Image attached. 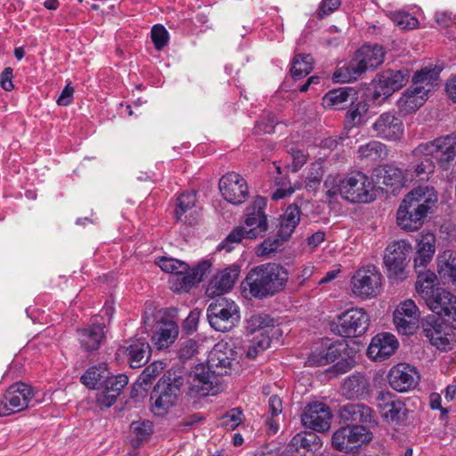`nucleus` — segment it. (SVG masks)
<instances>
[{"label": "nucleus", "instance_id": "1", "mask_svg": "<svg viewBox=\"0 0 456 456\" xmlns=\"http://www.w3.org/2000/svg\"><path fill=\"white\" fill-rule=\"evenodd\" d=\"M288 281L289 273L283 265L266 263L253 267L241 285L251 297L262 300L284 290Z\"/></svg>", "mask_w": 456, "mask_h": 456}, {"label": "nucleus", "instance_id": "2", "mask_svg": "<svg viewBox=\"0 0 456 456\" xmlns=\"http://www.w3.org/2000/svg\"><path fill=\"white\" fill-rule=\"evenodd\" d=\"M436 201L434 188L427 186L412 190L404 197L397 210L398 226L405 231L419 229Z\"/></svg>", "mask_w": 456, "mask_h": 456}, {"label": "nucleus", "instance_id": "3", "mask_svg": "<svg viewBox=\"0 0 456 456\" xmlns=\"http://www.w3.org/2000/svg\"><path fill=\"white\" fill-rule=\"evenodd\" d=\"M187 379V370L181 366L164 372L151 393V411L164 416L176 405Z\"/></svg>", "mask_w": 456, "mask_h": 456}, {"label": "nucleus", "instance_id": "4", "mask_svg": "<svg viewBox=\"0 0 456 456\" xmlns=\"http://www.w3.org/2000/svg\"><path fill=\"white\" fill-rule=\"evenodd\" d=\"M266 199L257 196L253 203L246 208L245 224L252 227L246 230L243 226L235 227L217 247L218 250L227 252L234 248V244L241 242L242 239H256L264 237L268 230L267 217L265 214Z\"/></svg>", "mask_w": 456, "mask_h": 456}, {"label": "nucleus", "instance_id": "5", "mask_svg": "<svg viewBox=\"0 0 456 456\" xmlns=\"http://www.w3.org/2000/svg\"><path fill=\"white\" fill-rule=\"evenodd\" d=\"M159 265L164 272L174 274L172 289L180 292L188 291L196 283L203 281L210 273L211 262L205 260L190 269L189 265L183 261L162 257L159 259Z\"/></svg>", "mask_w": 456, "mask_h": 456}, {"label": "nucleus", "instance_id": "6", "mask_svg": "<svg viewBox=\"0 0 456 456\" xmlns=\"http://www.w3.org/2000/svg\"><path fill=\"white\" fill-rule=\"evenodd\" d=\"M207 316L210 326L216 331L228 332L240 320L237 304L225 297H216L208 307Z\"/></svg>", "mask_w": 456, "mask_h": 456}, {"label": "nucleus", "instance_id": "7", "mask_svg": "<svg viewBox=\"0 0 456 456\" xmlns=\"http://www.w3.org/2000/svg\"><path fill=\"white\" fill-rule=\"evenodd\" d=\"M411 77V72L407 69L395 70L386 69L378 73L372 79V93L370 100L377 104L383 103L395 91L403 88Z\"/></svg>", "mask_w": 456, "mask_h": 456}, {"label": "nucleus", "instance_id": "8", "mask_svg": "<svg viewBox=\"0 0 456 456\" xmlns=\"http://www.w3.org/2000/svg\"><path fill=\"white\" fill-rule=\"evenodd\" d=\"M414 156L429 155L444 170L456 157V132L420 143L413 151Z\"/></svg>", "mask_w": 456, "mask_h": 456}, {"label": "nucleus", "instance_id": "9", "mask_svg": "<svg viewBox=\"0 0 456 456\" xmlns=\"http://www.w3.org/2000/svg\"><path fill=\"white\" fill-rule=\"evenodd\" d=\"M339 195L352 203H369L374 200L373 185L362 172H352L339 178Z\"/></svg>", "mask_w": 456, "mask_h": 456}, {"label": "nucleus", "instance_id": "10", "mask_svg": "<svg viewBox=\"0 0 456 456\" xmlns=\"http://www.w3.org/2000/svg\"><path fill=\"white\" fill-rule=\"evenodd\" d=\"M373 434L363 426H344L337 429L331 437L333 449L346 453H355L362 445L368 444Z\"/></svg>", "mask_w": 456, "mask_h": 456}, {"label": "nucleus", "instance_id": "11", "mask_svg": "<svg viewBox=\"0 0 456 456\" xmlns=\"http://www.w3.org/2000/svg\"><path fill=\"white\" fill-rule=\"evenodd\" d=\"M221 377L222 375L208 363L196 365L187 375L190 395L206 396L216 394L220 388Z\"/></svg>", "mask_w": 456, "mask_h": 456}, {"label": "nucleus", "instance_id": "12", "mask_svg": "<svg viewBox=\"0 0 456 456\" xmlns=\"http://www.w3.org/2000/svg\"><path fill=\"white\" fill-rule=\"evenodd\" d=\"M370 325V316L363 308H351L337 316L332 322L331 330L344 338L363 335Z\"/></svg>", "mask_w": 456, "mask_h": 456}, {"label": "nucleus", "instance_id": "13", "mask_svg": "<svg viewBox=\"0 0 456 456\" xmlns=\"http://www.w3.org/2000/svg\"><path fill=\"white\" fill-rule=\"evenodd\" d=\"M427 306L434 313L443 316L452 328H456V297L444 289L436 287L420 294Z\"/></svg>", "mask_w": 456, "mask_h": 456}, {"label": "nucleus", "instance_id": "14", "mask_svg": "<svg viewBox=\"0 0 456 456\" xmlns=\"http://www.w3.org/2000/svg\"><path fill=\"white\" fill-rule=\"evenodd\" d=\"M353 293L362 299L377 297L382 287V274L373 265L358 269L351 279Z\"/></svg>", "mask_w": 456, "mask_h": 456}, {"label": "nucleus", "instance_id": "15", "mask_svg": "<svg viewBox=\"0 0 456 456\" xmlns=\"http://www.w3.org/2000/svg\"><path fill=\"white\" fill-rule=\"evenodd\" d=\"M329 363L338 360L330 369L336 375H340L351 370L356 364L354 359L355 352L351 348L346 340L330 342V339H323Z\"/></svg>", "mask_w": 456, "mask_h": 456}, {"label": "nucleus", "instance_id": "16", "mask_svg": "<svg viewBox=\"0 0 456 456\" xmlns=\"http://www.w3.org/2000/svg\"><path fill=\"white\" fill-rule=\"evenodd\" d=\"M338 415L339 421L346 426H363L370 429L378 425L373 410L362 403L340 405Z\"/></svg>", "mask_w": 456, "mask_h": 456}, {"label": "nucleus", "instance_id": "17", "mask_svg": "<svg viewBox=\"0 0 456 456\" xmlns=\"http://www.w3.org/2000/svg\"><path fill=\"white\" fill-rule=\"evenodd\" d=\"M219 190L223 198L233 205H240L248 197L246 180L235 172L227 173L219 180Z\"/></svg>", "mask_w": 456, "mask_h": 456}, {"label": "nucleus", "instance_id": "18", "mask_svg": "<svg viewBox=\"0 0 456 456\" xmlns=\"http://www.w3.org/2000/svg\"><path fill=\"white\" fill-rule=\"evenodd\" d=\"M371 128L375 137L389 142L401 140L404 131L403 120L392 111L380 114Z\"/></svg>", "mask_w": 456, "mask_h": 456}, {"label": "nucleus", "instance_id": "19", "mask_svg": "<svg viewBox=\"0 0 456 456\" xmlns=\"http://www.w3.org/2000/svg\"><path fill=\"white\" fill-rule=\"evenodd\" d=\"M376 400L377 407L385 420L395 423L406 420L408 410L405 403L395 394L389 391H380Z\"/></svg>", "mask_w": 456, "mask_h": 456}, {"label": "nucleus", "instance_id": "20", "mask_svg": "<svg viewBox=\"0 0 456 456\" xmlns=\"http://www.w3.org/2000/svg\"><path fill=\"white\" fill-rule=\"evenodd\" d=\"M411 250V244L403 240L394 241L387 246L384 256V264L387 268L389 276L393 275L402 278L405 266L409 262L408 256Z\"/></svg>", "mask_w": 456, "mask_h": 456}, {"label": "nucleus", "instance_id": "21", "mask_svg": "<svg viewBox=\"0 0 456 456\" xmlns=\"http://www.w3.org/2000/svg\"><path fill=\"white\" fill-rule=\"evenodd\" d=\"M419 379V372L408 363H398L392 367L387 374L390 387L400 393L414 389Z\"/></svg>", "mask_w": 456, "mask_h": 456}, {"label": "nucleus", "instance_id": "22", "mask_svg": "<svg viewBox=\"0 0 456 456\" xmlns=\"http://www.w3.org/2000/svg\"><path fill=\"white\" fill-rule=\"evenodd\" d=\"M331 417L329 406L315 402L307 405L301 416V421L305 427L314 431L325 432L330 427Z\"/></svg>", "mask_w": 456, "mask_h": 456}, {"label": "nucleus", "instance_id": "23", "mask_svg": "<svg viewBox=\"0 0 456 456\" xmlns=\"http://www.w3.org/2000/svg\"><path fill=\"white\" fill-rule=\"evenodd\" d=\"M128 384V377L126 374L108 375L102 387V391L96 394L95 403L98 407L110 408L120 395L124 387Z\"/></svg>", "mask_w": 456, "mask_h": 456}, {"label": "nucleus", "instance_id": "24", "mask_svg": "<svg viewBox=\"0 0 456 456\" xmlns=\"http://www.w3.org/2000/svg\"><path fill=\"white\" fill-rule=\"evenodd\" d=\"M236 352L227 344H216L208 355V363L216 370L219 375H232L236 361Z\"/></svg>", "mask_w": 456, "mask_h": 456}, {"label": "nucleus", "instance_id": "25", "mask_svg": "<svg viewBox=\"0 0 456 456\" xmlns=\"http://www.w3.org/2000/svg\"><path fill=\"white\" fill-rule=\"evenodd\" d=\"M240 269L238 265H231L218 273H216L210 281L207 287L206 294L208 297H222L223 294L228 292L234 285Z\"/></svg>", "mask_w": 456, "mask_h": 456}, {"label": "nucleus", "instance_id": "26", "mask_svg": "<svg viewBox=\"0 0 456 456\" xmlns=\"http://www.w3.org/2000/svg\"><path fill=\"white\" fill-rule=\"evenodd\" d=\"M398 345L394 335L386 332L379 333L372 338L367 348V355L374 361L382 362L395 352Z\"/></svg>", "mask_w": 456, "mask_h": 456}, {"label": "nucleus", "instance_id": "27", "mask_svg": "<svg viewBox=\"0 0 456 456\" xmlns=\"http://www.w3.org/2000/svg\"><path fill=\"white\" fill-rule=\"evenodd\" d=\"M357 91L352 87H339L329 91L323 96L322 104L327 109L344 110L357 101Z\"/></svg>", "mask_w": 456, "mask_h": 456}, {"label": "nucleus", "instance_id": "28", "mask_svg": "<svg viewBox=\"0 0 456 456\" xmlns=\"http://www.w3.org/2000/svg\"><path fill=\"white\" fill-rule=\"evenodd\" d=\"M11 410L15 412L29 407V403L34 396L33 389L24 383L12 385L4 394Z\"/></svg>", "mask_w": 456, "mask_h": 456}, {"label": "nucleus", "instance_id": "29", "mask_svg": "<svg viewBox=\"0 0 456 456\" xmlns=\"http://www.w3.org/2000/svg\"><path fill=\"white\" fill-rule=\"evenodd\" d=\"M436 236L432 232L421 233L417 239L416 256L414 257V268H426L433 259L436 252Z\"/></svg>", "mask_w": 456, "mask_h": 456}, {"label": "nucleus", "instance_id": "30", "mask_svg": "<svg viewBox=\"0 0 456 456\" xmlns=\"http://www.w3.org/2000/svg\"><path fill=\"white\" fill-rule=\"evenodd\" d=\"M428 92L425 86L408 87L397 102L398 109L405 113L415 112L425 103Z\"/></svg>", "mask_w": 456, "mask_h": 456}, {"label": "nucleus", "instance_id": "31", "mask_svg": "<svg viewBox=\"0 0 456 456\" xmlns=\"http://www.w3.org/2000/svg\"><path fill=\"white\" fill-rule=\"evenodd\" d=\"M342 394L347 399H362L370 392V382L367 378L356 372L349 376L341 386Z\"/></svg>", "mask_w": 456, "mask_h": 456}, {"label": "nucleus", "instance_id": "32", "mask_svg": "<svg viewBox=\"0 0 456 456\" xmlns=\"http://www.w3.org/2000/svg\"><path fill=\"white\" fill-rule=\"evenodd\" d=\"M290 445L301 456H314L322 446L320 436L314 431L298 433L290 441Z\"/></svg>", "mask_w": 456, "mask_h": 456}, {"label": "nucleus", "instance_id": "33", "mask_svg": "<svg viewBox=\"0 0 456 456\" xmlns=\"http://www.w3.org/2000/svg\"><path fill=\"white\" fill-rule=\"evenodd\" d=\"M124 354L127 358L130 367L136 369L148 362L151 349L148 342L139 338L126 347Z\"/></svg>", "mask_w": 456, "mask_h": 456}, {"label": "nucleus", "instance_id": "34", "mask_svg": "<svg viewBox=\"0 0 456 456\" xmlns=\"http://www.w3.org/2000/svg\"><path fill=\"white\" fill-rule=\"evenodd\" d=\"M413 159L406 168V175L411 179H418L419 181H428L429 175L435 171V163L429 155L414 156L411 152Z\"/></svg>", "mask_w": 456, "mask_h": 456}, {"label": "nucleus", "instance_id": "35", "mask_svg": "<svg viewBox=\"0 0 456 456\" xmlns=\"http://www.w3.org/2000/svg\"><path fill=\"white\" fill-rule=\"evenodd\" d=\"M367 69H368L362 62V59L355 53L352 60L346 65L339 68L334 73L333 77L338 82H350L356 80Z\"/></svg>", "mask_w": 456, "mask_h": 456}, {"label": "nucleus", "instance_id": "36", "mask_svg": "<svg viewBox=\"0 0 456 456\" xmlns=\"http://www.w3.org/2000/svg\"><path fill=\"white\" fill-rule=\"evenodd\" d=\"M77 333L81 346L87 352L97 350L104 338L103 326L100 324L77 330Z\"/></svg>", "mask_w": 456, "mask_h": 456}, {"label": "nucleus", "instance_id": "37", "mask_svg": "<svg viewBox=\"0 0 456 456\" xmlns=\"http://www.w3.org/2000/svg\"><path fill=\"white\" fill-rule=\"evenodd\" d=\"M301 214V209L297 204L289 205L281 218L279 236L289 240L300 222Z\"/></svg>", "mask_w": 456, "mask_h": 456}, {"label": "nucleus", "instance_id": "38", "mask_svg": "<svg viewBox=\"0 0 456 456\" xmlns=\"http://www.w3.org/2000/svg\"><path fill=\"white\" fill-rule=\"evenodd\" d=\"M178 336V325L174 321L160 322L152 339L158 349L167 347Z\"/></svg>", "mask_w": 456, "mask_h": 456}, {"label": "nucleus", "instance_id": "39", "mask_svg": "<svg viewBox=\"0 0 456 456\" xmlns=\"http://www.w3.org/2000/svg\"><path fill=\"white\" fill-rule=\"evenodd\" d=\"M367 69H375L384 61L385 52L379 45H364L355 52Z\"/></svg>", "mask_w": 456, "mask_h": 456}, {"label": "nucleus", "instance_id": "40", "mask_svg": "<svg viewBox=\"0 0 456 456\" xmlns=\"http://www.w3.org/2000/svg\"><path fill=\"white\" fill-rule=\"evenodd\" d=\"M132 434L131 445L139 448L144 442H147L153 434V424L150 420H137L130 424Z\"/></svg>", "mask_w": 456, "mask_h": 456}, {"label": "nucleus", "instance_id": "41", "mask_svg": "<svg viewBox=\"0 0 456 456\" xmlns=\"http://www.w3.org/2000/svg\"><path fill=\"white\" fill-rule=\"evenodd\" d=\"M351 109L345 116V127H359L366 122V116L369 111V104L365 101L350 105Z\"/></svg>", "mask_w": 456, "mask_h": 456}, {"label": "nucleus", "instance_id": "42", "mask_svg": "<svg viewBox=\"0 0 456 456\" xmlns=\"http://www.w3.org/2000/svg\"><path fill=\"white\" fill-rule=\"evenodd\" d=\"M109 374L102 365L92 366L81 376L80 381L89 389H101Z\"/></svg>", "mask_w": 456, "mask_h": 456}, {"label": "nucleus", "instance_id": "43", "mask_svg": "<svg viewBox=\"0 0 456 456\" xmlns=\"http://www.w3.org/2000/svg\"><path fill=\"white\" fill-rule=\"evenodd\" d=\"M373 175L377 183L394 186L401 182L403 174L401 169L392 165H384L375 168Z\"/></svg>", "mask_w": 456, "mask_h": 456}, {"label": "nucleus", "instance_id": "44", "mask_svg": "<svg viewBox=\"0 0 456 456\" xmlns=\"http://www.w3.org/2000/svg\"><path fill=\"white\" fill-rule=\"evenodd\" d=\"M358 154L361 159L378 161L387 156V148L379 141H370L359 147Z\"/></svg>", "mask_w": 456, "mask_h": 456}, {"label": "nucleus", "instance_id": "45", "mask_svg": "<svg viewBox=\"0 0 456 456\" xmlns=\"http://www.w3.org/2000/svg\"><path fill=\"white\" fill-rule=\"evenodd\" d=\"M314 69V58L310 54L298 53L293 59L291 76L294 79H299L308 75Z\"/></svg>", "mask_w": 456, "mask_h": 456}, {"label": "nucleus", "instance_id": "46", "mask_svg": "<svg viewBox=\"0 0 456 456\" xmlns=\"http://www.w3.org/2000/svg\"><path fill=\"white\" fill-rule=\"evenodd\" d=\"M165 363L156 361L148 365L137 379V385L147 391V386L151 385L152 380L164 370Z\"/></svg>", "mask_w": 456, "mask_h": 456}, {"label": "nucleus", "instance_id": "47", "mask_svg": "<svg viewBox=\"0 0 456 456\" xmlns=\"http://www.w3.org/2000/svg\"><path fill=\"white\" fill-rule=\"evenodd\" d=\"M439 71L432 68H423L414 73L411 86H425L430 90L433 82L438 78Z\"/></svg>", "mask_w": 456, "mask_h": 456}, {"label": "nucleus", "instance_id": "48", "mask_svg": "<svg viewBox=\"0 0 456 456\" xmlns=\"http://www.w3.org/2000/svg\"><path fill=\"white\" fill-rule=\"evenodd\" d=\"M288 240L279 236V232L274 238H267L256 248V255L262 257H270L272 254L280 250L282 244Z\"/></svg>", "mask_w": 456, "mask_h": 456}, {"label": "nucleus", "instance_id": "49", "mask_svg": "<svg viewBox=\"0 0 456 456\" xmlns=\"http://www.w3.org/2000/svg\"><path fill=\"white\" fill-rule=\"evenodd\" d=\"M418 273V280L416 282V289L419 294L422 293L423 289L430 290L436 289L435 281L436 280V275L435 273L427 270L424 268L415 269Z\"/></svg>", "mask_w": 456, "mask_h": 456}, {"label": "nucleus", "instance_id": "50", "mask_svg": "<svg viewBox=\"0 0 456 456\" xmlns=\"http://www.w3.org/2000/svg\"><path fill=\"white\" fill-rule=\"evenodd\" d=\"M444 322L443 316L429 314L421 321L422 331L426 337H432L435 331L443 328Z\"/></svg>", "mask_w": 456, "mask_h": 456}, {"label": "nucleus", "instance_id": "51", "mask_svg": "<svg viewBox=\"0 0 456 456\" xmlns=\"http://www.w3.org/2000/svg\"><path fill=\"white\" fill-rule=\"evenodd\" d=\"M196 195L194 192L182 193L178 199L175 207V218L181 220L182 216L194 207Z\"/></svg>", "mask_w": 456, "mask_h": 456}, {"label": "nucleus", "instance_id": "52", "mask_svg": "<svg viewBox=\"0 0 456 456\" xmlns=\"http://www.w3.org/2000/svg\"><path fill=\"white\" fill-rule=\"evenodd\" d=\"M438 273L445 281L456 285V257H451L438 266Z\"/></svg>", "mask_w": 456, "mask_h": 456}, {"label": "nucleus", "instance_id": "53", "mask_svg": "<svg viewBox=\"0 0 456 456\" xmlns=\"http://www.w3.org/2000/svg\"><path fill=\"white\" fill-rule=\"evenodd\" d=\"M270 327H273V319L268 314H260L251 316L248 329L253 333Z\"/></svg>", "mask_w": 456, "mask_h": 456}, {"label": "nucleus", "instance_id": "54", "mask_svg": "<svg viewBox=\"0 0 456 456\" xmlns=\"http://www.w3.org/2000/svg\"><path fill=\"white\" fill-rule=\"evenodd\" d=\"M242 411L233 408L222 418L221 426L226 430H234L242 422Z\"/></svg>", "mask_w": 456, "mask_h": 456}, {"label": "nucleus", "instance_id": "55", "mask_svg": "<svg viewBox=\"0 0 456 456\" xmlns=\"http://www.w3.org/2000/svg\"><path fill=\"white\" fill-rule=\"evenodd\" d=\"M329 363V360L327 358L325 346L323 344V341H322V344L320 346L316 347L312 353L309 354L306 365L307 366H325Z\"/></svg>", "mask_w": 456, "mask_h": 456}, {"label": "nucleus", "instance_id": "56", "mask_svg": "<svg viewBox=\"0 0 456 456\" xmlns=\"http://www.w3.org/2000/svg\"><path fill=\"white\" fill-rule=\"evenodd\" d=\"M394 322L399 332L411 334L417 327L418 320L395 313Z\"/></svg>", "mask_w": 456, "mask_h": 456}, {"label": "nucleus", "instance_id": "57", "mask_svg": "<svg viewBox=\"0 0 456 456\" xmlns=\"http://www.w3.org/2000/svg\"><path fill=\"white\" fill-rule=\"evenodd\" d=\"M151 40L157 50H161L169 38L168 32L163 25H154L151 28Z\"/></svg>", "mask_w": 456, "mask_h": 456}, {"label": "nucleus", "instance_id": "58", "mask_svg": "<svg viewBox=\"0 0 456 456\" xmlns=\"http://www.w3.org/2000/svg\"><path fill=\"white\" fill-rule=\"evenodd\" d=\"M392 20L396 26L403 29H412L419 24L418 20L408 12L394 13Z\"/></svg>", "mask_w": 456, "mask_h": 456}, {"label": "nucleus", "instance_id": "59", "mask_svg": "<svg viewBox=\"0 0 456 456\" xmlns=\"http://www.w3.org/2000/svg\"><path fill=\"white\" fill-rule=\"evenodd\" d=\"M198 350V344L194 339H186L181 343L178 350V357L184 362L191 359Z\"/></svg>", "mask_w": 456, "mask_h": 456}, {"label": "nucleus", "instance_id": "60", "mask_svg": "<svg viewBox=\"0 0 456 456\" xmlns=\"http://www.w3.org/2000/svg\"><path fill=\"white\" fill-rule=\"evenodd\" d=\"M395 314L407 316V318L419 319V310L414 301L409 299L401 303L396 308Z\"/></svg>", "mask_w": 456, "mask_h": 456}, {"label": "nucleus", "instance_id": "61", "mask_svg": "<svg viewBox=\"0 0 456 456\" xmlns=\"http://www.w3.org/2000/svg\"><path fill=\"white\" fill-rule=\"evenodd\" d=\"M341 4V0H322L319 6L317 17L322 20L324 17L331 14L334 11L338 9Z\"/></svg>", "mask_w": 456, "mask_h": 456}, {"label": "nucleus", "instance_id": "62", "mask_svg": "<svg viewBox=\"0 0 456 456\" xmlns=\"http://www.w3.org/2000/svg\"><path fill=\"white\" fill-rule=\"evenodd\" d=\"M430 343L436 346L438 349H444L447 345H449V339L445 336V332L444 330V327L442 329H438L436 331L433 333L432 337H427Z\"/></svg>", "mask_w": 456, "mask_h": 456}, {"label": "nucleus", "instance_id": "63", "mask_svg": "<svg viewBox=\"0 0 456 456\" xmlns=\"http://www.w3.org/2000/svg\"><path fill=\"white\" fill-rule=\"evenodd\" d=\"M277 123L276 117L273 114H269L265 120L256 123V128L265 134H272L274 132Z\"/></svg>", "mask_w": 456, "mask_h": 456}, {"label": "nucleus", "instance_id": "64", "mask_svg": "<svg viewBox=\"0 0 456 456\" xmlns=\"http://www.w3.org/2000/svg\"><path fill=\"white\" fill-rule=\"evenodd\" d=\"M200 312L197 309L191 311L187 318L184 320L183 329L191 333L197 330Z\"/></svg>", "mask_w": 456, "mask_h": 456}]
</instances>
